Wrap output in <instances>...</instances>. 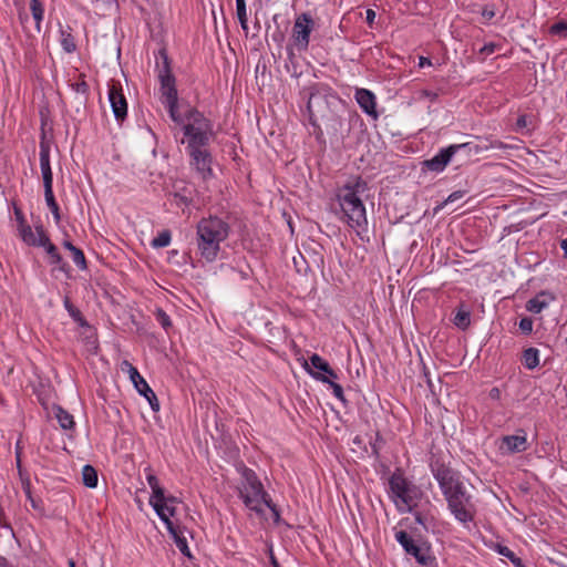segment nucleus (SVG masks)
<instances>
[{
  "instance_id": "f257e3e1",
  "label": "nucleus",
  "mask_w": 567,
  "mask_h": 567,
  "mask_svg": "<svg viewBox=\"0 0 567 567\" xmlns=\"http://www.w3.org/2000/svg\"><path fill=\"white\" fill-rule=\"evenodd\" d=\"M430 468L454 518L462 524L473 522L475 506L461 474L440 458L432 460Z\"/></svg>"
},
{
  "instance_id": "f03ea898",
  "label": "nucleus",
  "mask_w": 567,
  "mask_h": 567,
  "mask_svg": "<svg viewBox=\"0 0 567 567\" xmlns=\"http://www.w3.org/2000/svg\"><path fill=\"white\" fill-rule=\"evenodd\" d=\"M368 189L367 183L361 178L348 182L337 193V199L341 208V220L360 235L367 230L368 219L365 206L360 197Z\"/></svg>"
},
{
  "instance_id": "7ed1b4c3",
  "label": "nucleus",
  "mask_w": 567,
  "mask_h": 567,
  "mask_svg": "<svg viewBox=\"0 0 567 567\" xmlns=\"http://www.w3.org/2000/svg\"><path fill=\"white\" fill-rule=\"evenodd\" d=\"M230 234V225L225 219L209 215L202 218L196 226V245L202 258L207 262L217 259L224 243Z\"/></svg>"
},
{
  "instance_id": "20e7f679",
  "label": "nucleus",
  "mask_w": 567,
  "mask_h": 567,
  "mask_svg": "<svg viewBox=\"0 0 567 567\" xmlns=\"http://www.w3.org/2000/svg\"><path fill=\"white\" fill-rule=\"evenodd\" d=\"M161 62H157L158 80L163 104L168 111L169 117L176 124L183 123V116L178 113V94L175 85V76L171 70V61L165 49L158 51Z\"/></svg>"
},
{
  "instance_id": "39448f33",
  "label": "nucleus",
  "mask_w": 567,
  "mask_h": 567,
  "mask_svg": "<svg viewBox=\"0 0 567 567\" xmlns=\"http://www.w3.org/2000/svg\"><path fill=\"white\" fill-rule=\"evenodd\" d=\"M183 116V133L187 138V151L205 148L212 135V123L198 110L188 107Z\"/></svg>"
},
{
  "instance_id": "423d86ee",
  "label": "nucleus",
  "mask_w": 567,
  "mask_h": 567,
  "mask_svg": "<svg viewBox=\"0 0 567 567\" xmlns=\"http://www.w3.org/2000/svg\"><path fill=\"white\" fill-rule=\"evenodd\" d=\"M488 148L505 150L507 145L501 141H492L489 145L485 146L474 145L472 143L452 144L440 150L432 158L424 161L423 167L431 172L441 173L456 154L463 153L465 156H471L472 154H478L482 150Z\"/></svg>"
},
{
  "instance_id": "0eeeda50",
  "label": "nucleus",
  "mask_w": 567,
  "mask_h": 567,
  "mask_svg": "<svg viewBox=\"0 0 567 567\" xmlns=\"http://www.w3.org/2000/svg\"><path fill=\"white\" fill-rule=\"evenodd\" d=\"M243 476L244 481L239 487V496L247 508L261 514V504H265L269 495L265 492L260 480L252 470L246 468Z\"/></svg>"
},
{
  "instance_id": "6e6552de",
  "label": "nucleus",
  "mask_w": 567,
  "mask_h": 567,
  "mask_svg": "<svg viewBox=\"0 0 567 567\" xmlns=\"http://www.w3.org/2000/svg\"><path fill=\"white\" fill-rule=\"evenodd\" d=\"M390 496L401 509L400 503L408 509L417 505L421 498V491L417 486L409 482L401 472H394L389 478Z\"/></svg>"
},
{
  "instance_id": "1a4fd4ad",
  "label": "nucleus",
  "mask_w": 567,
  "mask_h": 567,
  "mask_svg": "<svg viewBox=\"0 0 567 567\" xmlns=\"http://www.w3.org/2000/svg\"><path fill=\"white\" fill-rule=\"evenodd\" d=\"M315 29V20L312 19L309 12H302L297 16L293 27L291 38L296 48L299 51H306L309 47L310 34Z\"/></svg>"
},
{
  "instance_id": "9d476101",
  "label": "nucleus",
  "mask_w": 567,
  "mask_h": 567,
  "mask_svg": "<svg viewBox=\"0 0 567 567\" xmlns=\"http://www.w3.org/2000/svg\"><path fill=\"white\" fill-rule=\"evenodd\" d=\"M109 101L115 118L118 122L125 120L127 115V102L123 94L121 84L112 82L109 86Z\"/></svg>"
},
{
  "instance_id": "9b49d317",
  "label": "nucleus",
  "mask_w": 567,
  "mask_h": 567,
  "mask_svg": "<svg viewBox=\"0 0 567 567\" xmlns=\"http://www.w3.org/2000/svg\"><path fill=\"white\" fill-rule=\"evenodd\" d=\"M130 377L137 392L148 401L154 412H158L159 402L155 392L151 389L145 379L138 373L137 369L134 368L133 365H130Z\"/></svg>"
},
{
  "instance_id": "f8f14e48",
  "label": "nucleus",
  "mask_w": 567,
  "mask_h": 567,
  "mask_svg": "<svg viewBox=\"0 0 567 567\" xmlns=\"http://www.w3.org/2000/svg\"><path fill=\"white\" fill-rule=\"evenodd\" d=\"M395 538H396L398 543L406 551V554L413 556L419 564H421V565L429 564L430 556L427 555L426 550H424L420 546H417L414 543L413 538L405 530H399L395 534Z\"/></svg>"
},
{
  "instance_id": "ddd939ff",
  "label": "nucleus",
  "mask_w": 567,
  "mask_h": 567,
  "mask_svg": "<svg viewBox=\"0 0 567 567\" xmlns=\"http://www.w3.org/2000/svg\"><path fill=\"white\" fill-rule=\"evenodd\" d=\"M169 503H177V498L174 496L166 497L165 501L159 502V499L150 498V504L161 518V520L165 524L168 533H173V527L175 526L171 520V516L175 515L176 508L168 505Z\"/></svg>"
},
{
  "instance_id": "4468645a",
  "label": "nucleus",
  "mask_w": 567,
  "mask_h": 567,
  "mask_svg": "<svg viewBox=\"0 0 567 567\" xmlns=\"http://www.w3.org/2000/svg\"><path fill=\"white\" fill-rule=\"evenodd\" d=\"M527 449V435L523 429H519L515 435L503 436L499 445V450L509 454L525 452Z\"/></svg>"
},
{
  "instance_id": "2eb2a0df",
  "label": "nucleus",
  "mask_w": 567,
  "mask_h": 567,
  "mask_svg": "<svg viewBox=\"0 0 567 567\" xmlns=\"http://www.w3.org/2000/svg\"><path fill=\"white\" fill-rule=\"evenodd\" d=\"M188 154L192 158V165L204 178L212 175V155L206 148L189 151Z\"/></svg>"
},
{
  "instance_id": "dca6fc26",
  "label": "nucleus",
  "mask_w": 567,
  "mask_h": 567,
  "mask_svg": "<svg viewBox=\"0 0 567 567\" xmlns=\"http://www.w3.org/2000/svg\"><path fill=\"white\" fill-rule=\"evenodd\" d=\"M354 97L364 113L373 117L378 116L375 95L370 90L357 89Z\"/></svg>"
},
{
  "instance_id": "f3484780",
  "label": "nucleus",
  "mask_w": 567,
  "mask_h": 567,
  "mask_svg": "<svg viewBox=\"0 0 567 567\" xmlns=\"http://www.w3.org/2000/svg\"><path fill=\"white\" fill-rule=\"evenodd\" d=\"M40 168L43 186L53 185V175L50 165V145L44 140L40 142Z\"/></svg>"
},
{
  "instance_id": "a211bd4d",
  "label": "nucleus",
  "mask_w": 567,
  "mask_h": 567,
  "mask_svg": "<svg viewBox=\"0 0 567 567\" xmlns=\"http://www.w3.org/2000/svg\"><path fill=\"white\" fill-rule=\"evenodd\" d=\"M554 300V296L547 291H542L527 301L526 309L533 313H540Z\"/></svg>"
},
{
  "instance_id": "6ab92c4d",
  "label": "nucleus",
  "mask_w": 567,
  "mask_h": 567,
  "mask_svg": "<svg viewBox=\"0 0 567 567\" xmlns=\"http://www.w3.org/2000/svg\"><path fill=\"white\" fill-rule=\"evenodd\" d=\"M305 368L312 375V378H315L316 380L321 381L323 383H328L331 386V389H332L333 395L339 401H341L343 404L347 403V399L344 396L343 389H342V386L339 383H336L332 380H329L326 375H322L319 372H312V370L309 368V364L307 362L305 364Z\"/></svg>"
},
{
  "instance_id": "aec40b11",
  "label": "nucleus",
  "mask_w": 567,
  "mask_h": 567,
  "mask_svg": "<svg viewBox=\"0 0 567 567\" xmlns=\"http://www.w3.org/2000/svg\"><path fill=\"white\" fill-rule=\"evenodd\" d=\"M147 470H148V473L146 475V481L152 489L151 498L159 499V502L165 501L167 496H165L164 488H162L159 486L158 478L156 477V475H154L152 473V471L150 468H147Z\"/></svg>"
},
{
  "instance_id": "412c9836",
  "label": "nucleus",
  "mask_w": 567,
  "mask_h": 567,
  "mask_svg": "<svg viewBox=\"0 0 567 567\" xmlns=\"http://www.w3.org/2000/svg\"><path fill=\"white\" fill-rule=\"evenodd\" d=\"M174 192L171 194L173 195L175 203L179 205L188 206L193 202V190L189 187L183 186L182 188H178L177 185H174Z\"/></svg>"
},
{
  "instance_id": "4be33fe9",
  "label": "nucleus",
  "mask_w": 567,
  "mask_h": 567,
  "mask_svg": "<svg viewBox=\"0 0 567 567\" xmlns=\"http://www.w3.org/2000/svg\"><path fill=\"white\" fill-rule=\"evenodd\" d=\"M310 365L318 370L317 372L319 373H327V374H331L332 378H338L337 373L334 372V370L331 369L330 364L323 360L319 354L317 353H313L310 358Z\"/></svg>"
},
{
  "instance_id": "5701e85b",
  "label": "nucleus",
  "mask_w": 567,
  "mask_h": 567,
  "mask_svg": "<svg viewBox=\"0 0 567 567\" xmlns=\"http://www.w3.org/2000/svg\"><path fill=\"white\" fill-rule=\"evenodd\" d=\"M54 414H55V417L60 424V426L63 429V430H72L74 427V419H73V415L70 414L68 411H65L64 409H62L61 406H55L54 408Z\"/></svg>"
},
{
  "instance_id": "b1692460",
  "label": "nucleus",
  "mask_w": 567,
  "mask_h": 567,
  "mask_svg": "<svg viewBox=\"0 0 567 567\" xmlns=\"http://www.w3.org/2000/svg\"><path fill=\"white\" fill-rule=\"evenodd\" d=\"M44 198H45V203H47L49 209L53 214L55 223L58 224L61 219V216H60L59 205L54 198L52 185L44 186Z\"/></svg>"
},
{
  "instance_id": "393cba45",
  "label": "nucleus",
  "mask_w": 567,
  "mask_h": 567,
  "mask_svg": "<svg viewBox=\"0 0 567 567\" xmlns=\"http://www.w3.org/2000/svg\"><path fill=\"white\" fill-rule=\"evenodd\" d=\"M523 364L528 370H534L539 364V351L536 348H527L523 352Z\"/></svg>"
},
{
  "instance_id": "a878e982",
  "label": "nucleus",
  "mask_w": 567,
  "mask_h": 567,
  "mask_svg": "<svg viewBox=\"0 0 567 567\" xmlns=\"http://www.w3.org/2000/svg\"><path fill=\"white\" fill-rule=\"evenodd\" d=\"M171 536L173 537L175 544H176V547L179 549V551L186 556V557H192L190 555V550H189V547L187 545V540L186 538L182 535L181 530L178 529L177 526H174L173 527V533H169Z\"/></svg>"
},
{
  "instance_id": "bb28decb",
  "label": "nucleus",
  "mask_w": 567,
  "mask_h": 567,
  "mask_svg": "<svg viewBox=\"0 0 567 567\" xmlns=\"http://www.w3.org/2000/svg\"><path fill=\"white\" fill-rule=\"evenodd\" d=\"M82 482L86 487L97 486V472L92 465H84L82 468Z\"/></svg>"
},
{
  "instance_id": "cd10ccee",
  "label": "nucleus",
  "mask_w": 567,
  "mask_h": 567,
  "mask_svg": "<svg viewBox=\"0 0 567 567\" xmlns=\"http://www.w3.org/2000/svg\"><path fill=\"white\" fill-rule=\"evenodd\" d=\"M64 308L69 312L70 317L82 327H87L89 323L83 317L82 312L70 301L66 297L64 299Z\"/></svg>"
},
{
  "instance_id": "c85d7f7f",
  "label": "nucleus",
  "mask_w": 567,
  "mask_h": 567,
  "mask_svg": "<svg viewBox=\"0 0 567 567\" xmlns=\"http://www.w3.org/2000/svg\"><path fill=\"white\" fill-rule=\"evenodd\" d=\"M45 231H44V228L42 225H39L35 227V233H33V230L31 233H29L25 238H23L22 240L29 245V246H33V247H40V244H42V236H45Z\"/></svg>"
},
{
  "instance_id": "c756f323",
  "label": "nucleus",
  "mask_w": 567,
  "mask_h": 567,
  "mask_svg": "<svg viewBox=\"0 0 567 567\" xmlns=\"http://www.w3.org/2000/svg\"><path fill=\"white\" fill-rule=\"evenodd\" d=\"M453 323L462 329V330H466L470 324H471V313L470 311L465 310V309H462L460 308L454 318H453Z\"/></svg>"
},
{
  "instance_id": "7c9ffc66",
  "label": "nucleus",
  "mask_w": 567,
  "mask_h": 567,
  "mask_svg": "<svg viewBox=\"0 0 567 567\" xmlns=\"http://www.w3.org/2000/svg\"><path fill=\"white\" fill-rule=\"evenodd\" d=\"M30 10L35 21L37 29L40 31L41 21L43 20L44 8L40 0H30Z\"/></svg>"
},
{
  "instance_id": "2f4dec72",
  "label": "nucleus",
  "mask_w": 567,
  "mask_h": 567,
  "mask_svg": "<svg viewBox=\"0 0 567 567\" xmlns=\"http://www.w3.org/2000/svg\"><path fill=\"white\" fill-rule=\"evenodd\" d=\"M236 14L239 20L241 29L248 32V18L245 0H236Z\"/></svg>"
},
{
  "instance_id": "473e14b6",
  "label": "nucleus",
  "mask_w": 567,
  "mask_h": 567,
  "mask_svg": "<svg viewBox=\"0 0 567 567\" xmlns=\"http://www.w3.org/2000/svg\"><path fill=\"white\" fill-rule=\"evenodd\" d=\"M172 234L165 229L161 231L155 238H153L151 245L153 248H164L171 244Z\"/></svg>"
},
{
  "instance_id": "72a5a7b5",
  "label": "nucleus",
  "mask_w": 567,
  "mask_h": 567,
  "mask_svg": "<svg viewBox=\"0 0 567 567\" xmlns=\"http://www.w3.org/2000/svg\"><path fill=\"white\" fill-rule=\"evenodd\" d=\"M61 45L64 49V51H66L68 53H72L75 51V49H76L75 41H74L73 35L70 32L64 31V30L61 31Z\"/></svg>"
},
{
  "instance_id": "f704fd0d",
  "label": "nucleus",
  "mask_w": 567,
  "mask_h": 567,
  "mask_svg": "<svg viewBox=\"0 0 567 567\" xmlns=\"http://www.w3.org/2000/svg\"><path fill=\"white\" fill-rule=\"evenodd\" d=\"M72 260L80 269H86V260L83 251L78 247L71 250Z\"/></svg>"
},
{
  "instance_id": "c9c22d12",
  "label": "nucleus",
  "mask_w": 567,
  "mask_h": 567,
  "mask_svg": "<svg viewBox=\"0 0 567 567\" xmlns=\"http://www.w3.org/2000/svg\"><path fill=\"white\" fill-rule=\"evenodd\" d=\"M549 33L551 35H558V37H566L567 35V22L566 21H558L550 25Z\"/></svg>"
},
{
  "instance_id": "e433bc0d",
  "label": "nucleus",
  "mask_w": 567,
  "mask_h": 567,
  "mask_svg": "<svg viewBox=\"0 0 567 567\" xmlns=\"http://www.w3.org/2000/svg\"><path fill=\"white\" fill-rule=\"evenodd\" d=\"M155 318L157 320V322L165 329L167 330L168 328L172 327V321H171V318L161 308L156 309L155 311Z\"/></svg>"
},
{
  "instance_id": "4c0bfd02",
  "label": "nucleus",
  "mask_w": 567,
  "mask_h": 567,
  "mask_svg": "<svg viewBox=\"0 0 567 567\" xmlns=\"http://www.w3.org/2000/svg\"><path fill=\"white\" fill-rule=\"evenodd\" d=\"M50 264L55 265L59 268V270L65 274H69L70 271L69 265L63 260L59 251L52 255V257L50 258Z\"/></svg>"
},
{
  "instance_id": "58836bf2",
  "label": "nucleus",
  "mask_w": 567,
  "mask_h": 567,
  "mask_svg": "<svg viewBox=\"0 0 567 567\" xmlns=\"http://www.w3.org/2000/svg\"><path fill=\"white\" fill-rule=\"evenodd\" d=\"M23 489H24V493H25L28 499L30 501L31 507L35 511H42L43 509L42 502H41V499L32 496L29 483L24 486Z\"/></svg>"
},
{
  "instance_id": "ea45409f",
  "label": "nucleus",
  "mask_w": 567,
  "mask_h": 567,
  "mask_svg": "<svg viewBox=\"0 0 567 567\" xmlns=\"http://www.w3.org/2000/svg\"><path fill=\"white\" fill-rule=\"evenodd\" d=\"M41 243H43V244H40V247H43L45 249L47 254L49 255V258H51L52 255L58 252L56 246L50 241V238L48 237V235L42 236Z\"/></svg>"
},
{
  "instance_id": "a19ab883",
  "label": "nucleus",
  "mask_w": 567,
  "mask_h": 567,
  "mask_svg": "<svg viewBox=\"0 0 567 567\" xmlns=\"http://www.w3.org/2000/svg\"><path fill=\"white\" fill-rule=\"evenodd\" d=\"M381 444H383V439L379 432L375 433V440L373 442H370L372 455L377 458L380 454Z\"/></svg>"
},
{
  "instance_id": "79ce46f5",
  "label": "nucleus",
  "mask_w": 567,
  "mask_h": 567,
  "mask_svg": "<svg viewBox=\"0 0 567 567\" xmlns=\"http://www.w3.org/2000/svg\"><path fill=\"white\" fill-rule=\"evenodd\" d=\"M498 48L497 44L493 43V42H489V43H486L484 44L480 50H478V53L484 55V56H487V55H491L493 54L496 49Z\"/></svg>"
},
{
  "instance_id": "37998d69",
  "label": "nucleus",
  "mask_w": 567,
  "mask_h": 567,
  "mask_svg": "<svg viewBox=\"0 0 567 567\" xmlns=\"http://www.w3.org/2000/svg\"><path fill=\"white\" fill-rule=\"evenodd\" d=\"M519 329L524 333H530L533 331V320L530 318H523L519 321Z\"/></svg>"
},
{
  "instance_id": "c03bdc74",
  "label": "nucleus",
  "mask_w": 567,
  "mask_h": 567,
  "mask_svg": "<svg viewBox=\"0 0 567 567\" xmlns=\"http://www.w3.org/2000/svg\"><path fill=\"white\" fill-rule=\"evenodd\" d=\"M72 89L76 93H81V94H86L89 92V85L84 80L73 83Z\"/></svg>"
},
{
  "instance_id": "a18cd8bd",
  "label": "nucleus",
  "mask_w": 567,
  "mask_h": 567,
  "mask_svg": "<svg viewBox=\"0 0 567 567\" xmlns=\"http://www.w3.org/2000/svg\"><path fill=\"white\" fill-rule=\"evenodd\" d=\"M265 505L272 512L275 522H278L280 518L279 511L277 506L271 502L270 497L265 502Z\"/></svg>"
},
{
  "instance_id": "49530a36",
  "label": "nucleus",
  "mask_w": 567,
  "mask_h": 567,
  "mask_svg": "<svg viewBox=\"0 0 567 567\" xmlns=\"http://www.w3.org/2000/svg\"><path fill=\"white\" fill-rule=\"evenodd\" d=\"M19 236L21 239L25 238V236L32 231V228L28 224L19 225L18 227Z\"/></svg>"
},
{
  "instance_id": "de8ad7c7",
  "label": "nucleus",
  "mask_w": 567,
  "mask_h": 567,
  "mask_svg": "<svg viewBox=\"0 0 567 567\" xmlns=\"http://www.w3.org/2000/svg\"><path fill=\"white\" fill-rule=\"evenodd\" d=\"M14 217H16V220L18 223V226L27 224L22 210L19 207H17V206L14 207Z\"/></svg>"
},
{
  "instance_id": "09e8293b",
  "label": "nucleus",
  "mask_w": 567,
  "mask_h": 567,
  "mask_svg": "<svg viewBox=\"0 0 567 567\" xmlns=\"http://www.w3.org/2000/svg\"><path fill=\"white\" fill-rule=\"evenodd\" d=\"M464 196V192L462 190H456V192H453L445 200V204L447 203H452V202H455L460 198H462Z\"/></svg>"
},
{
  "instance_id": "8fccbe9b",
  "label": "nucleus",
  "mask_w": 567,
  "mask_h": 567,
  "mask_svg": "<svg viewBox=\"0 0 567 567\" xmlns=\"http://www.w3.org/2000/svg\"><path fill=\"white\" fill-rule=\"evenodd\" d=\"M319 96H317L316 94H310L309 96V100H308V103H307V109L309 111V114H310V118L312 117L313 115V111H312V105H313V102L318 99Z\"/></svg>"
},
{
  "instance_id": "3c124183",
  "label": "nucleus",
  "mask_w": 567,
  "mask_h": 567,
  "mask_svg": "<svg viewBox=\"0 0 567 567\" xmlns=\"http://www.w3.org/2000/svg\"><path fill=\"white\" fill-rule=\"evenodd\" d=\"M526 125H527V116L526 115L518 116V118L516 121L517 130H522V128L526 127Z\"/></svg>"
},
{
  "instance_id": "603ef678",
  "label": "nucleus",
  "mask_w": 567,
  "mask_h": 567,
  "mask_svg": "<svg viewBox=\"0 0 567 567\" xmlns=\"http://www.w3.org/2000/svg\"><path fill=\"white\" fill-rule=\"evenodd\" d=\"M365 14H367V17H365L367 22L369 24H372L375 19V12L372 9H368Z\"/></svg>"
},
{
  "instance_id": "864d4df0",
  "label": "nucleus",
  "mask_w": 567,
  "mask_h": 567,
  "mask_svg": "<svg viewBox=\"0 0 567 567\" xmlns=\"http://www.w3.org/2000/svg\"><path fill=\"white\" fill-rule=\"evenodd\" d=\"M489 398L493 400H498L501 398V391L498 388H493L489 391Z\"/></svg>"
},
{
  "instance_id": "5fc2aeb1",
  "label": "nucleus",
  "mask_w": 567,
  "mask_h": 567,
  "mask_svg": "<svg viewBox=\"0 0 567 567\" xmlns=\"http://www.w3.org/2000/svg\"><path fill=\"white\" fill-rule=\"evenodd\" d=\"M422 94H423V96L429 97L431 101H435L437 99V96H439L437 93L432 92V91H426V90L423 91Z\"/></svg>"
},
{
  "instance_id": "6e6d98bb",
  "label": "nucleus",
  "mask_w": 567,
  "mask_h": 567,
  "mask_svg": "<svg viewBox=\"0 0 567 567\" xmlns=\"http://www.w3.org/2000/svg\"><path fill=\"white\" fill-rule=\"evenodd\" d=\"M425 65H431V60L424 56L419 58V66L423 68Z\"/></svg>"
},
{
  "instance_id": "4d7b16f0",
  "label": "nucleus",
  "mask_w": 567,
  "mask_h": 567,
  "mask_svg": "<svg viewBox=\"0 0 567 567\" xmlns=\"http://www.w3.org/2000/svg\"><path fill=\"white\" fill-rule=\"evenodd\" d=\"M272 40L278 43H281L284 40V34L280 31H277L276 33L272 34Z\"/></svg>"
},
{
  "instance_id": "13d9d810",
  "label": "nucleus",
  "mask_w": 567,
  "mask_h": 567,
  "mask_svg": "<svg viewBox=\"0 0 567 567\" xmlns=\"http://www.w3.org/2000/svg\"><path fill=\"white\" fill-rule=\"evenodd\" d=\"M0 567H13L7 558L0 556Z\"/></svg>"
},
{
  "instance_id": "bf43d9fd",
  "label": "nucleus",
  "mask_w": 567,
  "mask_h": 567,
  "mask_svg": "<svg viewBox=\"0 0 567 567\" xmlns=\"http://www.w3.org/2000/svg\"><path fill=\"white\" fill-rule=\"evenodd\" d=\"M560 248L563 249L564 251V256L567 258V238L563 239L560 241Z\"/></svg>"
},
{
  "instance_id": "052dcab7",
  "label": "nucleus",
  "mask_w": 567,
  "mask_h": 567,
  "mask_svg": "<svg viewBox=\"0 0 567 567\" xmlns=\"http://www.w3.org/2000/svg\"><path fill=\"white\" fill-rule=\"evenodd\" d=\"M63 247H64V248H66V249H68V250H70V251H71L73 248H75V246H74L71 241H68V240H65V241L63 243Z\"/></svg>"
},
{
  "instance_id": "680f3d73",
  "label": "nucleus",
  "mask_w": 567,
  "mask_h": 567,
  "mask_svg": "<svg viewBox=\"0 0 567 567\" xmlns=\"http://www.w3.org/2000/svg\"><path fill=\"white\" fill-rule=\"evenodd\" d=\"M270 560L274 567H280L274 554H270Z\"/></svg>"
},
{
  "instance_id": "e2e57ef3",
  "label": "nucleus",
  "mask_w": 567,
  "mask_h": 567,
  "mask_svg": "<svg viewBox=\"0 0 567 567\" xmlns=\"http://www.w3.org/2000/svg\"><path fill=\"white\" fill-rule=\"evenodd\" d=\"M483 16L487 19H492L494 17V12L484 10Z\"/></svg>"
},
{
  "instance_id": "0e129e2a",
  "label": "nucleus",
  "mask_w": 567,
  "mask_h": 567,
  "mask_svg": "<svg viewBox=\"0 0 567 567\" xmlns=\"http://www.w3.org/2000/svg\"><path fill=\"white\" fill-rule=\"evenodd\" d=\"M69 566H70V567H76V566H75V561H74L73 559H70V560H69Z\"/></svg>"
},
{
  "instance_id": "69168bd1",
  "label": "nucleus",
  "mask_w": 567,
  "mask_h": 567,
  "mask_svg": "<svg viewBox=\"0 0 567 567\" xmlns=\"http://www.w3.org/2000/svg\"><path fill=\"white\" fill-rule=\"evenodd\" d=\"M69 566H70V567H76V566H75V561H74L73 559H70V560H69Z\"/></svg>"
},
{
  "instance_id": "338daca9",
  "label": "nucleus",
  "mask_w": 567,
  "mask_h": 567,
  "mask_svg": "<svg viewBox=\"0 0 567 567\" xmlns=\"http://www.w3.org/2000/svg\"><path fill=\"white\" fill-rule=\"evenodd\" d=\"M321 374H322V375H326L329 380H332V381H333V379H334V378H332V377H331V374H327V373H321Z\"/></svg>"
},
{
  "instance_id": "774afa93",
  "label": "nucleus",
  "mask_w": 567,
  "mask_h": 567,
  "mask_svg": "<svg viewBox=\"0 0 567 567\" xmlns=\"http://www.w3.org/2000/svg\"><path fill=\"white\" fill-rule=\"evenodd\" d=\"M416 520H417V523L423 524V520L420 515L416 516Z\"/></svg>"
}]
</instances>
